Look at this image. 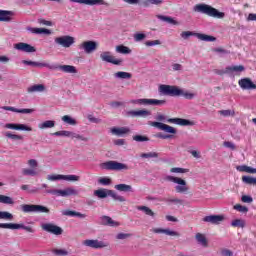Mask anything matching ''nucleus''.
I'll return each mask as SVG.
<instances>
[{
    "label": "nucleus",
    "mask_w": 256,
    "mask_h": 256,
    "mask_svg": "<svg viewBox=\"0 0 256 256\" xmlns=\"http://www.w3.org/2000/svg\"><path fill=\"white\" fill-rule=\"evenodd\" d=\"M70 139H76V141H83L84 143L89 141L88 137L83 136L77 132H72Z\"/></svg>",
    "instance_id": "obj_44"
},
{
    "label": "nucleus",
    "mask_w": 256,
    "mask_h": 256,
    "mask_svg": "<svg viewBox=\"0 0 256 256\" xmlns=\"http://www.w3.org/2000/svg\"><path fill=\"white\" fill-rule=\"evenodd\" d=\"M28 93H43L45 91V85L36 84L27 88Z\"/></svg>",
    "instance_id": "obj_34"
},
{
    "label": "nucleus",
    "mask_w": 256,
    "mask_h": 256,
    "mask_svg": "<svg viewBox=\"0 0 256 256\" xmlns=\"http://www.w3.org/2000/svg\"><path fill=\"white\" fill-rule=\"evenodd\" d=\"M181 39H184V41H187L189 37H197L200 41H205L206 43H212L213 41H216L217 38L213 36H209L207 34H201V33H196L193 31H183L180 33Z\"/></svg>",
    "instance_id": "obj_7"
},
{
    "label": "nucleus",
    "mask_w": 256,
    "mask_h": 256,
    "mask_svg": "<svg viewBox=\"0 0 256 256\" xmlns=\"http://www.w3.org/2000/svg\"><path fill=\"white\" fill-rule=\"evenodd\" d=\"M233 209H235V211H238L239 213H247L249 211V208H247V206H243L241 204L234 205Z\"/></svg>",
    "instance_id": "obj_56"
},
{
    "label": "nucleus",
    "mask_w": 256,
    "mask_h": 256,
    "mask_svg": "<svg viewBox=\"0 0 256 256\" xmlns=\"http://www.w3.org/2000/svg\"><path fill=\"white\" fill-rule=\"evenodd\" d=\"M204 223H211V225H221L225 221V215H209L203 218Z\"/></svg>",
    "instance_id": "obj_20"
},
{
    "label": "nucleus",
    "mask_w": 256,
    "mask_h": 256,
    "mask_svg": "<svg viewBox=\"0 0 256 256\" xmlns=\"http://www.w3.org/2000/svg\"><path fill=\"white\" fill-rule=\"evenodd\" d=\"M61 119H62L63 123H65L66 125H72V126L77 125V120H75V118H73L69 115H64V116H62Z\"/></svg>",
    "instance_id": "obj_43"
},
{
    "label": "nucleus",
    "mask_w": 256,
    "mask_h": 256,
    "mask_svg": "<svg viewBox=\"0 0 256 256\" xmlns=\"http://www.w3.org/2000/svg\"><path fill=\"white\" fill-rule=\"evenodd\" d=\"M20 209L23 213H49V208L35 204H24Z\"/></svg>",
    "instance_id": "obj_9"
},
{
    "label": "nucleus",
    "mask_w": 256,
    "mask_h": 256,
    "mask_svg": "<svg viewBox=\"0 0 256 256\" xmlns=\"http://www.w3.org/2000/svg\"><path fill=\"white\" fill-rule=\"evenodd\" d=\"M0 203H2L3 205H15V200H13L11 196L0 194Z\"/></svg>",
    "instance_id": "obj_39"
},
{
    "label": "nucleus",
    "mask_w": 256,
    "mask_h": 256,
    "mask_svg": "<svg viewBox=\"0 0 256 256\" xmlns=\"http://www.w3.org/2000/svg\"><path fill=\"white\" fill-rule=\"evenodd\" d=\"M232 227H240V229H243L245 227V220L243 219H235L231 222Z\"/></svg>",
    "instance_id": "obj_53"
},
{
    "label": "nucleus",
    "mask_w": 256,
    "mask_h": 256,
    "mask_svg": "<svg viewBox=\"0 0 256 256\" xmlns=\"http://www.w3.org/2000/svg\"><path fill=\"white\" fill-rule=\"evenodd\" d=\"M157 121H165L166 123H172L173 125H180L181 127H191L195 125V122L183 118H169L165 117L163 114H158L156 116Z\"/></svg>",
    "instance_id": "obj_5"
},
{
    "label": "nucleus",
    "mask_w": 256,
    "mask_h": 256,
    "mask_svg": "<svg viewBox=\"0 0 256 256\" xmlns=\"http://www.w3.org/2000/svg\"><path fill=\"white\" fill-rule=\"evenodd\" d=\"M0 219H4L6 221H13V214L7 211H0Z\"/></svg>",
    "instance_id": "obj_52"
},
{
    "label": "nucleus",
    "mask_w": 256,
    "mask_h": 256,
    "mask_svg": "<svg viewBox=\"0 0 256 256\" xmlns=\"http://www.w3.org/2000/svg\"><path fill=\"white\" fill-rule=\"evenodd\" d=\"M27 31H29V33H33L34 35H51V30L47 28L28 27Z\"/></svg>",
    "instance_id": "obj_29"
},
{
    "label": "nucleus",
    "mask_w": 256,
    "mask_h": 256,
    "mask_svg": "<svg viewBox=\"0 0 256 256\" xmlns=\"http://www.w3.org/2000/svg\"><path fill=\"white\" fill-rule=\"evenodd\" d=\"M237 171H240L241 173H250L252 175L256 174V168L247 165L238 166Z\"/></svg>",
    "instance_id": "obj_36"
},
{
    "label": "nucleus",
    "mask_w": 256,
    "mask_h": 256,
    "mask_svg": "<svg viewBox=\"0 0 256 256\" xmlns=\"http://www.w3.org/2000/svg\"><path fill=\"white\" fill-rule=\"evenodd\" d=\"M1 109L3 111H11L12 113H21L22 115H31V113H35V109L33 108H15L13 106H2Z\"/></svg>",
    "instance_id": "obj_18"
},
{
    "label": "nucleus",
    "mask_w": 256,
    "mask_h": 256,
    "mask_svg": "<svg viewBox=\"0 0 256 256\" xmlns=\"http://www.w3.org/2000/svg\"><path fill=\"white\" fill-rule=\"evenodd\" d=\"M22 63L23 65H30L32 67H46L47 69H49L50 67V64L45 62H33L29 60H23Z\"/></svg>",
    "instance_id": "obj_35"
},
{
    "label": "nucleus",
    "mask_w": 256,
    "mask_h": 256,
    "mask_svg": "<svg viewBox=\"0 0 256 256\" xmlns=\"http://www.w3.org/2000/svg\"><path fill=\"white\" fill-rule=\"evenodd\" d=\"M49 69H51L52 71H55V70L62 71V73H70L71 75L77 74V67L73 65L50 64Z\"/></svg>",
    "instance_id": "obj_14"
},
{
    "label": "nucleus",
    "mask_w": 256,
    "mask_h": 256,
    "mask_svg": "<svg viewBox=\"0 0 256 256\" xmlns=\"http://www.w3.org/2000/svg\"><path fill=\"white\" fill-rule=\"evenodd\" d=\"M128 117H142L143 119L151 116V111L142 109V110H130L127 112Z\"/></svg>",
    "instance_id": "obj_26"
},
{
    "label": "nucleus",
    "mask_w": 256,
    "mask_h": 256,
    "mask_svg": "<svg viewBox=\"0 0 256 256\" xmlns=\"http://www.w3.org/2000/svg\"><path fill=\"white\" fill-rule=\"evenodd\" d=\"M219 113L223 117H233L235 115V110H220Z\"/></svg>",
    "instance_id": "obj_59"
},
{
    "label": "nucleus",
    "mask_w": 256,
    "mask_h": 256,
    "mask_svg": "<svg viewBox=\"0 0 256 256\" xmlns=\"http://www.w3.org/2000/svg\"><path fill=\"white\" fill-rule=\"evenodd\" d=\"M4 135L7 137V139H11L12 141H23V136L13 134L9 131L5 132Z\"/></svg>",
    "instance_id": "obj_46"
},
{
    "label": "nucleus",
    "mask_w": 256,
    "mask_h": 256,
    "mask_svg": "<svg viewBox=\"0 0 256 256\" xmlns=\"http://www.w3.org/2000/svg\"><path fill=\"white\" fill-rule=\"evenodd\" d=\"M151 233H155L156 235L164 234L168 235L169 237H181V234L177 231L171 229H163V228H152Z\"/></svg>",
    "instance_id": "obj_22"
},
{
    "label": "nucleus",
    "mask_w": 256,
    "mask_h": 256,
    "mask_svg": "<svg viewBox=\"0 0 256 256\" xmlns=\"http://www.w3.org/2000/svg\"><path fill=\"white\" fill-rule=\"evenodd\" d=\"M47 179L48 181H63V175L62 174L48 175Z\"/></svg>",
    "instance_id": "obj_57"
},
{
    "label": "nucleus",
    "mask_w": 256,
    "mask_h": 256,
    "mask_svg": "<svg viewBox=\"0 0 256 256\" xmlns=\"http://www.w3.org/2000/svg\"><path fill=\"white\" fill-rule=\"evenodd\" d=\"M72 133H73V131L61 130V131L52 133V135L54 137H69L71 139Z\"/></svg>",
    "instance_id": "obj_45"
},
{
    "label": "nucleus",
    "mask_w": 256,
    "mask_h": 256,
    "mask_svg": "<svg viewBox=\"0 0 256 256\" xmlns=\"http://www.w3.org/2000/svg\"><path fill=\"white\" fill-rule=\"evenodd\" d=\"M101 61H104L105 63H112V65H121L123 63V60L117 59L114 56H112L110 51H104L100 54Z\"/></svg>",
    "instance_id": "obj_17"
},
{
    "label": "nucleus",
    "mask_w": 256,
    "mask_h": 256,
    "mask_svg": "<svg viewBox=\"0 0 256 256\" xmlns=\"http://www.w3.org/2000/svg\"><path fill=\"white\" fill-rule=\"evenodd\" d=\"M159 19H161V21H165L166 23H170L171 25H179L177 21L169 16H159Z\"/></svg>",
    "instance_id": "obj_55"
},
{
    "label": "nucleus",
    "mask_w": 256,
    "mask_h": 256,
    "mask_svg": "<svg viewBox=\"0 0 256 256\" xmlns=\"http://www.w3.org/2000/svg\"><path fill=\"white\" fill-rule=\"evenodd\" d=\"M239 87H241L244 91H251L256 89V84L251 81L249 78H242L238 81Z\"/></svg>",
    "instance_id": "obj_23"
},
{
    "label": "nucleus",
    "mask_w": 256,
    "mask_h": 256,
    "mask_svg": "<svg viewBox=\"0 0 256 256\" xmlns=\"http://www.w3.org/2000/svg\"><path fill=\"white\" fill-rule=\"evenodd\" d=\"M163 0H146L144 2V7H149V5H161Z\"/></svg>",
    "instance_id": "obj_60"
},
{
    "label": "nucleus",
    "mask_w": 256,
    "mask_h": 256,
    "mask_svg": "<svg viewBox=\"0 0 256 256\" xmlns=\"http://www.w3.org/2000/svg\"><path fill=\"white\" fill-rule=\"evenodd\" d=\"M116 191H121L123 193H133V187L127 184H117L114 186Z\"/></svg>",
    "instance_id": "obj_33"
},
{
    "label": "nucleus",
    "mask_w": 256,
    "mask_h": 256,
    "mask_svg": "<svg viewBox=\"0 0 256 256\" xmlns=\"http://www.w3.org/2000/svg\"><path fill=\"white\" fill-rule=\"evenodd\" d=\"M165 181L174 183V185H176L174 187L176 193L181 195H187V193H189V185H187V181L185 179L177 176L167 175L165 177Z\"/></svg>",
    "instance_id": "obj_3"
},
{
    "label": "nucleus",
    "mask_w": 256,
    "mask_h": 256,
    "mask_svg": "<svg viewBox=\"0 0 256 256\" xmlns=\"http://www.w3.org/2000/svg\"><path fill=\"white\" fill-rule=\"evenodd\" d=\"M130 103H132V105H154V106H161V105H165V100L140 98V99L131 100Z\"/></svg>",
    "instance_id": "obj_11"
},
{
    "label": "nucleus",
    "mask_w": 256,
    "mask_h": 256,
    "mask_svg": "<svg viewBox=\"0 0 256 256\" xmlns=\"http://www.w3.org/2000/svg\"><path fill=\"white\" fill-rule=\"evenodd\" d=\"M15 17V12L10 10H0V21L4 23H10Z\"/></svg>",
    "instance_id": "obj_28"
},
{
    "label": "nucleus",
    "mask_w": 256,
    "mask_h": 256,
    "mask_svg": "<svg viewBox=\"0 0 256 256\" xmlns=\"http://www.w3.org/2000/svg\"><path fill=\"white\" fill-rule=\"evenodd\" d=\"M108 195H110V197L115 201H119L120 203L125 202V197L113 192V190H108Z\"/></svg>",
    "instance_id": "obj_48"
},
{
    "label": "nucleus",
    "mask_w": 256,
    "mask_h": 256,
    "mask_svg": "<svg viewBox=\"0 0 256 256\" xmlns=\"http://www.w3.org/2000/svg\"><path fill=\"white\" fill-rule=\"evenodd\" d=\"M27 165L29 168H23L22 175H24V177H38L40 173L38 168L39 162L36 159H29Z\"/></svg>",
    "instance_id": "obj_6"
},
{
    "label": "nucleus",
    "mask_w": 256,
    "mask_h": 256,
    "mask_svg": "<svg viewBox=\"0 0 256 256\" xmlns=\"http://www.w3.org/2000/svg\"><path fill=\"white\" fill-rule=\"evenodd\" d=\"M196 242L198 245H201V247H208L209 246V240H207V236L203 233H196L195 235Z\"/></svg>",
    "instance_id": "obj_30"
},
{
    "label": "nucleus",
    "mask_w": 256,
    "mask_h": 256,
    "mask_svg": "<svg viewBox=\"0 0 256 256\" xmlns=\"http://www.w3.org/2000/svg\"><path fill=\"white\" fill-rule=\"evenodd\" d=\"M101 225H107L108 227H119V222L112 220L109 216H102L100 218Z\"/></svg>",
    "instance_id": "obj_31"
},
{
    "label": "nucleus",
    "mask_w": 256,
    "mask_h": 256,
    "mask_svg": "<svg viewBox=\"0 0 256 256\" xmlns=\"http://www.w3.org/2000/svg\"><path fill=\"white\" fill-rule=\"evenodd\" d=\"M100 169L102 171H129V166L125 163L110 160L101 163Z\"/></svg>",
    "instance_id": "obj_4"
},
{
    "label": "nucleus",
    "mask_w": 256,
    "mask_h": 256,
    "mask_svg": "<svg viewBox=\"0 0 256 256\" xmlns=\"http://www.w3.org/2000/svg\"><path fill=\"white\" fill-rule=\"evenodd\" d=\"M170 173H176V174L183 175L185 173H189V169L181 168V167H173L170 169Z\"/></svg>",
    "instance_id": "obj_49"
},
{
    "label": "nucleus",
    "mask_w": 256,
    "mask_h": 256,
    "mask_svg": "<svg viewBox=\"0 0 256 256\" xmlns=\"http://www.w3.org/2000/svg\"><path fill=\"white\" fill-rule=\"evenodd\" d=\"M0 229H23L28 233H35V230L31 226H25L24 224H15V223H0Z\"/></svg>",
    "instance_id": "obj_13"
},
{
    "label": "nucleus",
    "mask_w": 256,
    "mask_h": 256,
    "mask_svg": "<svg viewBox=\"0 0 256 256\" xmlns=\"http://www.w3.org/2000/svg\"><path fill=\"white\" fill-rule=\"evenodd\" d=\"M146 37L147 35H145L144 33H136L134 34V41L139 43V41H143Z\"/></svg>",
    "instance_id": "obj_63"
},
{
    "label": "nucleus",
    "mask_w": 256,
    "mask_h": 256,
    "mask_svg": "<svg viewBox=\"0 0 256 256\" xmlns=\"http://www.w3.org/2000/svg\"><path fill=\"white\" fill-rule=\"evenodd\" d=\"M46 193H49L50 195H56V197H75L79 195V190L75 189L74 187H67L62 190L50 189L47 190Z\"/></svg>",
    "instance_id": "obj_8"
},
{
    "label": "nucleus",
    "mask_w": 256,
    "mask_h": 256,
    "mask_svg": "<svg viewBox=\"0 0 256 256\" xmlns=\"http://www.w3.org/2000/svg\"><path fill=\"white\" fill-rule=\"evenodd\" d=\"M146 47H155L161 45V40H148L145 42Z\"/></svg>",
    "instance_id": "obj_62"
},
{
    "label": "nucleus",
    "mask_w": 256,
    "mask_h": 256,
    "mask_svg": "<svg viewBox=\"0 0 256 256\" xmlns=\"http://www.w3.org/2000/svg\"><path fill=\"white\" fill-rule=\"evenodd\" d=\"M5 129H12L13 131H33L31 126L25 124L7 123L4 125Z\"/></svg>",
    "instance_id": "obj_24"
},
{
    "label": "nucleus",
    "mask_w": 256,
    "mask_h": 256,
    "mask_svg": "<svg viewBox=\"0 0 256 256\" xmlns=\"http://www.w3.org/2000/svg\"><path fill=\"white\" fill-rule=\"evenodd\" d=\"M195 13H202L208 17H214V19H224L225 13L220 12L216 8L208 4H197L193 7Z\"/></svg>",
    "instance_id": "obj_2"
},
{
    "label": "nucleus",
    "mask_w": 256,
    "mask_h": 256,
    "mask_svg": "<svg viewBox=\"0 0 256 256\" xmlns=\"http://www.w3.org/2000/svg\"><path fill=\"white\" fill-rule=\"evenodd\" d=\"M55 127V121L54 120H46L44 122H41L38 124V128L41 130L43 129H53Z\"/></svg>",
    "instance_id": "obj_38"
},
{
    "label": "nucleus",
    "mask_w": 256,
    "mask_h": 256,
    "mask_svg": "<svg viewBox=\"0 0 256 256\" xmlns=\"http://www.w3.org/2000/svg\"><path fill=\"white\" fill-rule=\"evenodd\" d=\"M114 77H115V79H131V77H133V75L129 72L119 71V72L114 73Z\"/></svg>",
    "instance_id": "obj_42"
},
{
    "label": "nucleus",
    "mask_w": 256,
    "mask_h": 256,
    "mask_svg": "<svg viewBox=\"0 0 256 256\" xmlns=\"http://www.w3.org/2000/svg\"><path fill=\"white\" fill-rule=\"evenodd\" d=\"M52 253H54V255H58V256H67V255H69V252L65 249H54V250H52Z\"/></svg>",
    "instance_id": "obj_58"
},
{
    "label": "nucleus",
    "mask_w": 256,
    "mask_h": 256,
    "mask_svg": "<svg viewBox=\"0 0 256 256\" xmlns=\"http://www.w3.org/2000/svg\"><path fill=\"white\" fill-rule=\"evenodd\" d=\"M140 157H142V159H157V157H159V153L157 152L142 153Z\"/></svg>",
    "instance_id": "obj_51"
},
{
    "label": "nucleus",
    "mask_w": 256,
    "mask_h": 256,
    "mask_svg": "<svg viewBox=\"0 0 256 256\" xmlns=\"http://www.w3.org/2000/svg\"><path fill=\"white\" fill-rule=\"evenodd\" d=\"M116 53H120L121 55H131V50L125 45H118L116 46Z\"/></svg>",
    "instance_id": "obj_40"
},
{
    "label": "nucleus",
    "mask_w": 256,
    "mask_h": 256,
    "mask_svg": "<svg viewBox=\"0 0 256 256\" xmlns=\"http://www.w3.org/2000/svg\"><path fill=\"white\" fill-rule=\"evenodd\" d=\"M152 127H156L160 131H164V133H170V135H177V129L173 126L167 125L162 122H150Z\"/></svg>",
    "instance_id": "obj_16"
},
{
    "label": "nucleus",
    "mask_w": 256,
    "mask_h": 256,
    "mask_svg": "<svg viewBox=\"0 0 256 256\" xmlns=\"http://www.w3.org/2000/svg\"><path fill=\"white\" fill-rule=\"evenodd\" d=\"M159 91L163 95H169L170 97H185V99H195V93L185 91L177 86L162 84L159 86Z\"/></svg>",
    "instance_id": "obj_1"
},
{
    "label": "nucleus",
    "mask_w": 256,
    "mask_h": 256,
    "mask_svg": "<svg viewBox=\"0 0 256 256\" xmlns=\"http://www.w3.org/2000/svg\"><path fill=\"white\" fill-rule=\"evenodd\" d=\"M242 181L247 185H256V178H253L251 176H243Z\"/></svg>",
    "instance_id": "obj_54"
},
{
    "label": "nucleus",
    "mask_w": 256,
    "mask_h": 256,
    "mask_svg": "<svg viewBox=\"0 0 256 256\" xmlns=\"http://www.w3.org/2000/svg\"><path fill=\"white\" fill-rule=\"evenodd\" d=\"M85 247H91V249H104V247H109V243L99 240L87 239L82 242Z\"/></svg>",
    "instance_id": "obj_15"
},
{
    "label": "nucleus",
    "mask_w": 256,
    "mask_h": 256,
    "mask_svg": "<svg viewBox=\"0 0 256 256\" xmlns=\"http://www.w3.org/2000/svg\"><path fill=\"white\" fill-rule=\"evenodd\" d=\"M14 49L17 51H23V53H35V47L31 46V44H27L24 42H19L14 45Z\"/></svg>",
    "instance_id": "obj_25"
},
{
    "label": "nucleus",
    "mask_w": 256,
    "mask_h": 256,
    "mask_svg": "<svg viewBox=\"0 0 256 256\" xmlns=\"http://www.w3.org/2000/svg\"><path fill=\"white\" fill-rule=\"evenodd\" d=\"M42 229L47 233H52V235H63V229L55 224H42Z\"/></svg>",
    "instance_id": "obj_19"
},
{
    "label": "nucleus",
    "mask_w": 256,
    "mask_h": 256,
    "mask_svg": "<svg viewBox=\"0 0 256 256\" xmlns=\"http://www.w3.org/2000/svg\"><path fill=\"white\" fill-rule=\"evenodd\" d=\"M110 133L117 137H124V135L131 133V129L129 127H113L110 129Z\"/></svg>",
    "instance_id": "obj_27"
},
{
    "label": "nucleus",
    "mask_w": 256,
    "mask_h": 256,
    "mask_svg": "<svg viewBox=\"0 0 256 256\" xmlns=\"http://www.w3.org/2000/svg\"><path fill=\"white\" fill-rule=\"evenodd\" d=\"M79 47L84 50L86 55H91V53H95V50L99 48V43L97 41L88 40L82 42Z\"/></svg>",
    "instance_id": "obj_12"
},
{
    "label": "nucleus",
    "mask_w": 256,
    "mask_h": 256,
    "mask_svg": "<svg viewBox=\"0 0 256 256\" xmlns=\"http://www.w3.org/2000/svg\"><path fill=\"white\" fill-rule=\"evenodd\" d=\"M63 215H66L67 217H79L80 219H85L87 215L81 214L80 212H76L73 210H65L62 212Z\"/></svg>",
    "instance_id": "obj_37"
},
{
    "label": "nucleus",
    "mask_w": 256,
    "mask_h": 256,
    "mask_svg": "<svg viewBox=\"0 0 256 256\" xmlns=\"http://www.w3.org/2000/svg\"><path fill=\"white\" fill-rule=\"evenodd\" d=\"M137 210L142 211V213L148 215V217H155V212H153V210L147 206H137Z\"/></svg>",
    "instance_id": "obj_41"
},
{
    "label": "nucleus",
    "mask_w": 256,
    "mask_h": 256,
    "mask_svg": "<svg viewBox=\"0 0 256 256\" xmlns=\"http://www.w3.org/2000/svg\"><path fill=\"white\" fill-rule=\"evenodd\" d=\"M94 195L99 199H105L109 195V190H105V189L95 190Z\"/></svg>",
    "instance_id": "obj_47"
},
{
    "label": "nucleus",
    "mask_w": 256,
    "mask_h": 256,
    "mask_svg": "<svg viewBox=\"0 0 256 256\" xmlns=\"http://www.w3.org/2000/svg\"><path fill=\"white\" fill-rule=\"evenodd\" d=\"M70 3H78L79 5H89L93 7L95 5H105L106 7L109 6L105 0H70Z\"/></svg>",
    "instance_id": "obj_21"
},
{
    "label": "nucleus",
    "mask_w": 256,
    "mask_h": 256,
    "mask_svg": "<svg viewBox=\"0 0 256 256\" xmlns=\"http://www.w3.org/2000/svg\"><path fill=\"white\" fill-rule=\"evenodd\" d=\"M81 179L78 175H63L62 181L77 182Z\"/></svg>",
    "instance_id": "obj_50"
},
{
    "label": "nucleus",
    "mask_w": 256,
    "mask_h": 256,
    "mask_svg": "<svg viewBox=\"0 0 256 256\" xmlns=\"http://www.w3.org/2000/svg\"><path fill=\"white\" fill-rule=\"evenodd\" d=\"M245 71V67L243 65H234L226 68V73H235L239 75V73H243Z\"/></svg>",
    "instance_id": "obj_32"
},
{
    "label": "nucleus",
    "mask_w": 256,
    "mask_h": 256,
    "mask_svg": "<svg viewBox=\"0 0 256 256\" xmlns=\"http://www.w3.org/2000/svg\"><path fill=\"white\" fill-rule=\"evenodd\" d=\"M98 183H100V185H111V180L110 178L102 177L98 180Z\"/></svg>",
    "instance_id": "obj_64"
},
{
    "label": "nucleus",
    "mask_w": 256,
    "mask_h": 256,
    "mask_svg": "<svg viewBox=\"0 0 256 256\" xmlns=\"http://www.w3.org/2000/svg\"><path fill=\"white\" fill-rule=\"evenodd\" d=\"M133 140L137 141V143H143L145 141H149V138L143 135H135L133 136Z\"/></svg>",
    "instance_id": "obj_61"
},
{
    "label": "nucleus",
    "mask_w": 256,
    "mask_h": 256,
    "mask_svg": "<svg viewBox=\"0 0 256 256\" xmlns=\"http://www.w3.org/2000/svg\"><path fill=\"white\" fill-rule=\"evenodd\" d=\"M54 43H56V45H60V47H64V49H69V47L75 45V37L70 35H63L56 37L54 39Z\"/></svg>",
    "instance_id": "obj_10"
}]
</instances>
